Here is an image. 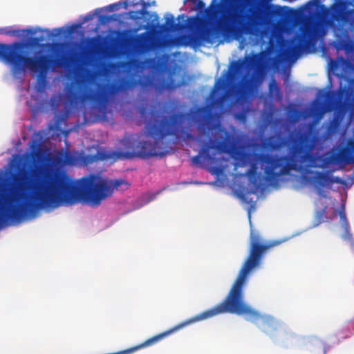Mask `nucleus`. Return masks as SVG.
<instances>
[{"label":"nucleus","mask_w":354,"mask_h":354,"mask_svg":"<svg viewBox=\"0 0 354 354\" xmlns=\"http://www.w3.org/2000/svg\"><path fill=\"white\" fill-rule=\"evenodd\" d=\"M9 202L0 201V226L19 222L35 210L71 206L79 203L98 207L114 189L126 190L129 183L123 179L109 180L90 174L75 181L64 172L39 168L17 176Z\"/></svg>","instance_id":"1"},{"label":"nucleus","mask_w":354,"mask_h":354,"mask_svg":"<svg viewBox=\"0 0 354 354\" xmlns=\"http://www.w3.org/2000/svg\"><path fill=\"white\" fill-rule=\"evenodd\" d=\"M276 244L263 241L259 232L251 228L250 234L249 254L244 261L239 273L224 300L214 306L180 324L172 328L156 335L142 343V346H151L179 329L195 322L204 320L223 313H232L238 315H244L245 319L252 322L261 321L259 328L266 333L277 328L276 320L270 315H261L244 302L243 288L250 272L261 264V261L267 251Z\"/></svg>","instance_id":"2"},{"label":"nucleus","mask_w":354,"mask_h":354,"mask_svg":"<svg viewBox=\"0 0 354 354\" xmlns=\"http://www.w3.org/2000/svg\"><path fill=\"white\" fill-rule=\"evenodd\" d=\"M290 156L254 153V162L251 163L245 175L254 190L258 191L263 185L258 173L259 163L261 165L263 170L265 180L269 185H275L279 177L288 174L292 170H297L301 165L313 160L312 151L315 148V140L310 132H298L290 138Z\"/></svg>","instance_id":"3"},{"label":"nucleus","mask_w":354,"mask_h":354,"mask_svg":"<svg viewBox=\"0 0 354 354\" xmlns=\"http://www.w3.org/2000/svg\"><path fill=\"white\" fill-rule=\"evenodd\" d=\"M347 6V2L342 0H335L330 7L319 0L308 2L305 6L306 15L304 17L301 33L288 48V55L297 58L301 52L310 47L313 41L322 35L326 28L333 26L335 22H347L351 13Z\"/></svg>","instance_id":"4"},{"label":"nucleus","mask_w":354,"mask_h":354,"mask_svg":"<svg viewBox=\"0 0 354 354\" xmlns=\"http://www.w3.org/2000/svg\"><path fill=\"white\" fill-rule=\"evenodd\" d=\"M285 16L286 13L280 6L257 5L251 9L250 15L239 10L221 19L217 24V30L234 36L254 34L262 28L278 24Z\"/></svg>","instance_id":"5"},{"label":"nucleus","mask_w":354,"mask_h":354,"mask_svg":"<svg viewBox=\"0 0 354 354\" xmlns=\"http://www.w3.org/2000/svg\"><path fill=\"white\" fill-rule=\"evenodd\" d=\"M147 111L142 108L140 110L142 118L147 120V136L153 140V143L149 141L140 142L135 147V150L125 156L127 158L138 157L142 159L154 156H163L166 154L165 150L169 147L170 142H166V137L176 134V127L178 125L183 115L174 113L168 119L162 118L160 113L151 110L149 111V119L147 120Z\"/></svg>","instance_id":"6"},{"label":"nucleus","mask_w":354,"mask_h":354,"mask_svg":"<svg viewBox=\"0 0 354 354\" xmlns=\"http://www.w3.org/2000/svg\"><path fill=\"white\" fill-rule=\"evenodd\" d=\"M24 44L19 41L12 44L0 43V61L12 65L13 74L23 73L26 68L32 72H37L39 84L44 85L46 73L50 69V55L28 57L24 54Z\"/></svg>","instance_id":"7"},{"label":"nucleus","mask_w":354,"mask_h":354,"mask_svg":"<svg viewBox=\"0 0 354 354\" xmlns=\"http://www.w3.org/2000/svg\"><path fill=\"white\" fill-rule=\"evenodd\" d=\"M140 84V80L133 76L122 78L119 84H97L95 91L88 89L86 86L81 84L80 92L78 88L71 86L66 92V100L71 104H75L80 101L91 102L99 111L104 110L109 97L119 91H126L133 88Z\"/></svg>","instance_id":"8"},{"label":"nucleus","mask_w":354,"mask_h":354,"mask_svg":"<svg viewBox=\"0 0 354 354\" xmlns=\"http://www.w3.org/2000/svg\"><path fill=\"white\" fill-rule=\"evenodd\" d=\"M223 140L217 142H205L201 149L199 154L192 157V162L196 166H201L203 160L206 162H212L218 153L229 154H238L239 153L236 141L233 135L225 130L221 131Z\"/></svg>","instance_id":"9"},{"label":"nucleus","mask_w":354,"mask_h":354,"mask_svg":"<svg viewBox=\"0 0 354 354\" xmlns=\"http://www.w3.org/2000/svg\"><path fill=\"white\" fill-rule=\"evenodd\" d=\"M265 57L263 53H255L252 56H245L244 60L240 59L233 61L229 69V78L234 80L241 77L245 68L253 69L257 75L263 74L267 68Z\"/></svg>","instance_id":"10"},{"label":"nucleus","mask_w":354,"mask_h":354,"mask_svg":"<svg viewBox=\"0 0 354 354\" xmlns=\"http://www.w3.org/2000/svg\"><path fill=\"white\" fill-rule=\"evenodd\" d=\"M310 182L315 185L318 191V194H321L322 188H330L334 183L342 184L343 180L338 176L330 175L329 172L315 171L314 176L311 178Z\"/></svg>","instance_id":"11"},{"label":"nucleus","mask_w":354,"mask_h":354,"mask_svg":"<svg viewBox=\"0 0 354 354\" xmlns=\"http://www.w3.org/2000/svg\"><path fill=\"white\" fill-rule=\"evenodd\" d=\"M324 165L329 164H343V167L346 165L354 163V156L351 154L345 148L339 149L338 153H331L323 159Z\"/></svg>","instance_id":"12"},{"label":"nucleus","mask_w":354,"mask_h":354,"mask_svg":"<svg viewBox=\"0 0 354 354\" xmlns=\"http://www.w3.org/2000/svg\"><path fill=\"white\" fill-rule=\"evenodd\" d=\"M339 218L342 223V227L344 230V234L342 235V239L344 241H348L352 247H354V239L353 235L350 232V225L346 218L345 213L344 205H342L341 209L339 212Z\"/></svg>","instance_id":"13"},{"label":"nucleus","mask_w":354,"mask_h":354,"mask_svg":"<svg viewBox=\"0 0 354 354\" xmlns=\"http://www.w3.org/2000/svg\"><path fill=\"white\" fill-rule=\"evenodd\" d=\"M249 88V81L241 80L232 87V93L236 99V102L243 101L248 92Z\"/></svg>","instance_id":"14"},{"label":"nucleus","mask_w":354,"mask_h":354,"mask_svg":"<svg viewBox=\"0 0 354 354\" xmlns=\"http://www.w3.org/2000/svg\"><path fill=\"white\" fill-rule=\"evenodd\" d=\"M344 115L341 113L335 112L333 119L328 122L326 134L327 137H331L339 133Z\"/></svg>","instance_id":"15"},{"label":"nucleus","mask_w":354,"mask_h":354,"mask_svg":"<svg viewBox=\"0 0 354 354\" xmlns=\"http://www.w3.org/2000/svg\"><path fill=\"white\" fill-rule=\"evenodd\" d=\"M122 153L117 151H109L106 150H98L94 156L95 160H108L113 159L114 160L121 158Z\"/></svg>","instance_id":"16"},{"label":"nucleus","mask_w":354,"mask_h":354,"mask_svg":"<svg viewBox=\"0 0 354 354\" xmlns=\"http://www.w3.org/2000/svg\"><path fill=\"white\" fill-rule=\"evenodd\" d=\"M224 84V81L221 80V79L218 80L216 82L214 90L212 91V104L214 105H216L218 106H221L223 105V102L225 101L227 97V94L224 93L218 97H216V91L219 89Z\"/></svg>","instance_id":"17"},{"label":"nucleus","mask_w":354,"mask_h":354,"mask_svg":"<svg viewBox=\"0 0 354 354\" xmlns=\"http://www.w3.org/2000/svg\"><path fill=\"white\" fill-rule=\"evenodd\" d=\"M179 24L176 23L173 15H169L166 19L165 23L162 25V29L167 32H171L178 29Z\"/></svg>","instance_id":"18"},{"label":"nucleus","mask_w":354,"mask_h":354,"mask_svg":"<svg viewBox=\"0 0 354 354\" xmlns=\"http://www.w3.org/2000/svg\"><path fill=\"white\" fill-rule=\"evenodd\" d=\"M200 37L203 41L213 44L214 39L216 38V32L214 30L206 28L201 32Z\"/></svg>","instance_id":"19"},{"label":"nucleus","mask_w":354,"mask_h":354,"mask_svg":"<svg viewBox=\"0 0 354 354\" xmlns=\"http://www.w3.org/2000/svg\"><path fill=\"white\" fill-rule=\"evenodd\" d=\"M20 32H26L28 35H33L36 33V31L33 28H27L24 30H7L6 29H1L0 33H4L6 35H11V36H19Z\"/></svg>","instance_id":"20"},{"label":"nucleus","mask_w":354,"mask_h":354,"mask_svg":"<svg viewBox=\"0 0 354 354\" xmlns=\"http://www.w3.org/2000/svg\"><path fill=\"white\" fill-rule=\"evenodd\" d=\"M198 120L206 123L209 119V111L205 107H201L197 109Z\"/></svg>","instance_id":"21"},{"label":"nucleus","mask_w":354,"mask_h":354,"mask_svg":"<svg viewBox=\"0 0 354 354\" xmlns=\"http://www.w3.org/2000/svg\"><path fill=\"white\" fill-rule=\"evenodd\" d=\"M283 143L278 140H275L274 138H270L267 143L268 147L272 150H278L282 147Z\"/></svg>","instance_id":"22"},{"label":"nucleus","mask_w":354,"mask_h":354,"mask_svg":"<svg viewBox=\"0 0 354 354\" xmlns=\"http://www.w3.org/2000/svg\"><path fill=\"white\" fill-rule=\"evenodd\" d=\"M344 148L353 156H354V139H349Z\"/></svg>","instance_id":"23"},{"label":"nucleus","mask_w":354,"mask_h":354,"mask_svg":"<svg viewBox=\"0 0 354 354\" xmlns=\"http://www.w3.org/2000/svg\"><path fill=\"white\" fill-rule=\"evenodd\" d=\"M269 91L270 93H279V88L278 87L277 84L275 82V80H272L269 85Z\"/></svg>","instance_id":"24"},{"label":"nucleus","mask_w":354,"mask_h":354,"mask_svg":"<svg viewBox=\"0 0 354 354\" xmlns=\"http://www.w3.org/2000/svg\"><path fill=\"white\" fill-rule=\"evenodd\" d=\"M131 3L133 5L136 6V5H138V4H141L142 6V10H145V9H147L148 7H149L151 6V3H149V2H145L144 1H141L140 2H138V1H135L134 0H132L131 1Z\"/></svg>","instance_id":"25"},{"label":"nucleus","mask_w":354,"mask_h":354,"mask_svg":"<svg viewBox=\"0 0 354 354\" xmlns=\"http://www.w3.org/2000/svg\"><path fill=\"white\" fill-rule=\"evenodd\" d=\"M44 40V37L43 36L40 37H35L30 38V42L33 44H38L39 43L43 41Z\"/></svg>","instance_id":"26"},{"label":"nucleus","mask_w":354,"mask_h":354,"mask_svg":"<svg viewBox=\"0 0 354 354\" xmlns=\"http://www.w3.org/2000/svg\"><path fill=\"white\" fill-rule=\"evenodd\" d=\"M165 87L168 90H173L177 87V85L174 83H168L165 86Z\"/></svg>","instance_id":"27"},{"label":"nucleus","mask_w":354,"mask_h":354,"mask_svg":"<svg viewBox=\"0 0 354 354\" xmlns=\"http://www.w3.org/2000/svg\"><path fill=\"white\" fill-rule=\"evenodd\" d=\"M55 31H56V33L54 35V36L56 37L62 32V28H56L55 29Z\"/></svg>","instance_id":"28"},{"label":"nucleus","mask_w":354,"mask_h":354,"mask_svg":"<svg viewBox=\"0 0 354 354\" xmlns=\"http://www.w3.org/2000/svg\"><path fill=\"white\" fill-rule=\"evenodd\" d=\"M192 39L193 40V43L194 44V45L198 46L200 44L197 38L192 37Z\"/></svg>","instance_id":"29"},{"label":"nucleus","mask_w":354,"mask_h":354,"mask_svg":"<svg viewBox=\"0 0 354 354\" xmlns=\"http://www.w3.org/2000/svg\"><path fill=\"white\" fill-rule=\"evenodd\" d=\"M207 20L209 22V8L207 10Z\"/></svg>","instance_id":"30"},{"label":"nucleus","mask_w":354,"mask_h":354,"mask_svg":"<svg viewBox=\"0 0 354 354\" xmlns=\"http://www.w3.org/2000/svg\"><path fill=\"white\" fill-rule=\"evenodd\" d=\"M91 19V16L87 15L85 17L84 20L88 21V20H90Z\"/></svg>","instance_id":"31"},{"label":"nucleus","mask_w":354,"mask_h":354,"mask_svg":"<svg viewBox=\"0 0 354 354\" xmlns=\"http://www.w3.org/2000/svg\"><path fill=\"white\" fill-rule=\"evenodd\" d=\"M337 66V64L336 62L333 63L332 64V68H335Z\"/></svg>","instance_id":"32"},{"label":"nucleus","mask_w":354,"mask_h":354,"mask_svg":"<svg viewBox=\"0 0 354 354\" xmlns=\"http://www.w3.org/2000/svg\"><path fill=\"white\" fill-rule=\"evenodd\" d=\"M326 95L327 96V98L329 99L332 97L330 93L327 92L326 93Z\"/></svg>","instance_id":"33"},{"label":"nucleus","mask_w":354,"mask_h":354,"mask_svg":"<svg viewBox=\"0 0 354 354\" xmlns=\"http://www.w3.org/2000/svg\"><path fill=\"white\" fill-rule=\"evenodd\" d=\"M64 45V44H63V43H57V44H56V46H59V47H62V46H63Z\"/></svg>","instance_id":"34"},{"label":"nucleus","mask_w":354,"mask_h":354,"mask_svg":"<svg viewBox=\"0 0 354 354\" xmlns=\"http://www.w3.org/2000/svg\"><path fill=\"white\" fill-rule=\"evenodd\" d=\"M115 6H116V4H112V5H110V7H111V8H113V7H115Z\"/></svg>","instance_id":"35"},{"label":"nucleus","mask_w":354,"mask_h":354,"mask_svg":"<svg viewBox=\"0 0 354 354\" xmlns=\"http://www.w3.org/2000/svg\"><path fill=\"white\" fill-rule=\"evenodd\" d=\"M92 81H93V79H89V80H88V82L89 83L92 82Z\"/></svg>","instance_id":"36"},{"label":"nucleus","mask_w":354,"mask_h":354,"mask_svg":"<svg viewBox=\"0 0 354 354\" xmlns=\"http://www.w3.org/2000/svg\"><path fill=\"white\" fill-rule=\"evenodd\" d=\"M44 31L47 32H48V34L49 35L50 32H49V30H45Z\"/></svg>","instance_id":"37"},{"label":"nucleus","mask_w":354,"mask_h":354,"mask_svg":"<svg viewBox=\"0 0 354 354\" xmlns=\"http://www.w3.org/2000/svg\"><path fill=\"white\" fill-rule=\"evenodd\" d=\"M352 2L354 3V0H352Z\"/></svg>","instance_id":"38"}]
</instances>
